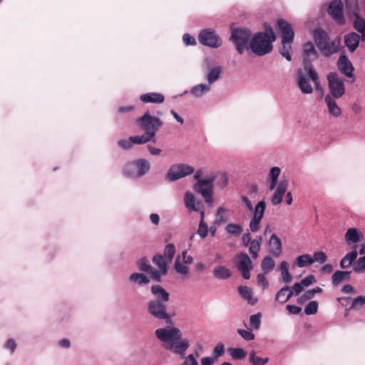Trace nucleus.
<instances>
[{
    "mask_svg": "<svg viewBox=\"0 0 365 365\" xmlns=\"http://www.w3.org/2000/svg\"><path fill=\"white\" fill-rule=\"evenodd\" d=\"M262 314L258 312L250 317V325L254 330H259L261 326Z\"/></svg>",
    "mask_w": 365,
    "mask_h": 365,
    "instance_id": "nucleus-40",
    "label": "nucleus"
},
{
    "mask_svg": "<svg viewBox=\"0 0 365 365\" xmlns=\"http://www.w3.org/2000/svg\"><path fill=\"white\" fill-rule=\"evenodd\" d=\"M300 282L305 287H307L314 284L317 282V280H316L314 275L310 274L306 276Z\"/></svg>",
    "mask_w": 365,
    "mask_h": 365,
    "instance_id": "nucleus-59",
    "label": "nucleus"
},
{
    "mask_svg": "<svg viewBox=\"0 0 365 365\" xmlns=\"http://www.w3.org/2000/svg\"><path fill=\"white\" fill-rule=\"evenodd\" d=\"M140 100L143 103H163L165 101V96L160 93L150 92L142 94Z\"/></svg>",
    "mask_w": 365,
    "mask_h": 365,
    "instance_id": "nucleus-18",
    "label": "nucleus"
},
{
    "mask_svg": "<svg viewBox=\"0 0 365 365\" xmlns=\"http://www.w3.org/2000/svg\"><path fill=\"white\" fill-rule=\"evenodd\" d=\"M237 332L242 338H243L245 340L247 341L255 339V336L252 333V329H238L237 330Z\"/></svg>",
    "mask_w": 365,
    "mask_h": 365,
    "instance_id": "nucleus-44",
    "label": "nucleus"
},
{
    "mask_svg": "<svg viewBox=\"0 0 365 365\" xmlns=\"http://www.w3.org/2000/svg\"><path fill=\"white\" fill-rule=\"evenodd\" d=\"M277 26L282 35L281 43H292L294 38L292 25L283 19H279L277 21Z\"/></svg>",
    "mask_w": 365,
    "mask_h": 365,
    "instance_id": "nucleus-14",
    "label": "nucleus"
},
{
    "mask_svg": "<svg viewBox=\"0 0 365 365\" xmlns=\"http://www.w3.org/2000/svg\"><path fill=\"white\" fill-rule=\"evenodd\" d=\"M175 254V247L173 243H169L165 246L164 255L168 262H171Z\"/></svg>",
    "mask_w": 365,
    "mask_h": 365,
    "instance_id": "nucleus-45",
    "label": "nucleus"
},
{
    "mask_svg": "<svg viewBox=\"0 0 365 365\" xmlns=\"http://www.w3.org/2000/svg\"><path fill=\"white\" fill-rule=\"evenodd\" d=\"M365 304V296L359 295L352 300L351 307L346 309V311L349 312L352 309H354L358 305H364Z\"/></svg>",
    "mask_w": 365,
    "mask_h": 365,
    "instance_id": "nucleus-55",
    "label": "nucleus"
},
{
    "mask_svg": "<svg viewBox=\"0 0 365 365\" xmlns=\"http://www.w3.org/2000/svg\"><path fill=\"white\" fill-rule=\"evenodd\" d=\"M237 258L239 259L237 264L239 271L252 269L253 263L247 253L241 252L237 255Z\"/></svg>",
    "mask_w": 365,
    "mask_h": 365,
    "instance_id": "nucleus-19",
    "label": "nucleus"
},
{
    "mask_svg": "<svg viewBox=\"0 0 365 365\" xmlns=\"http://www.w3.org/2000/svg\"><path fill=\"white\" fill-rule=\"evenodd\" d=\"M336 66L341 73L350 79L351 83L355 81L354 67L346 54L341 53L339 56Z\"/></svg>",
    "mask_w": 365,
    "mask_h": 365,
    "instance_id": "nucleus-11",
    "label": "nucleus"
},
{
    "mask_svg": "<svg viewBox=\"0 0 365 365\" xmlns=\"http://www.w3.org/2000/svg\"><path fill=\"white\" fill-rule=\"evenodd\" d=\"M137 266L140 271L145 272H149V270L153 267L146 257H143L140 259L137 262Z\"/></svg>",
    "mask_w": 365,
    "mask_h": 365,
    "instance_id": "nucleus-43",
    "label": "nucleus"
},
{
    "mask_svg": "<svg viewBox=\"0 0 365 365\" xmlns=\"http://www.w3.org/2000/svg\"><path fill=\"white\" fill-rule=\"evenodd\" d=\"M215 176H210L202 180H199L193 185V190L200 193L207 205H212L213 202V188Z\"/></svg>",
    "mask_w": 365,
    "mask_h": 365,
    "instance_id": "nucleus-5",
    "label": "nucleus"
},
{
    "mask_svg": "<svg viewBox=\"0 0 365 365\" xmlns=\"http://www.w3.org/2000/svg\"><path fill=\"white\" fill-rule=\"evenodd\" d=\"M280 168L279 167H272L269 172V180L278 181V178L280 175Z\"/></svg>",
    "mask_w": 365,
    "mask_h": 365,
    "instance_id": "nucleus-58",
    "label": "nucleus"
},
{
    "mask_svg": "<svg viewBox=\"0 0 365 365\" xmlns=\"http://www.w3.org/2000/svg\"><path fill=\"white\" fill-rule=\"evenodd\" d=\"M123 173L128 177H135L137 178V171L133 165V161L127 163L124 168Z\"/></svg>",
    "mask_w": 365,
    "mask_h": 365,
    "instance_id": "nucleus-48",
    "label": "nucleus"
},
{
    "mask_svg": "<svg viewBox=\"0 0 365 365\" xmlns=\"http://www.w3.org/2000/svg\"><path fill=\"white\" fill-rule=\"evenodd\" d=\"M182 40L186 46H195L197 44L195 37L189 34H185L182 36Z\"/></svg>",
    "mask_w": 365,
    "mask_h": 365,
    "instance_id": "nucleus-62",
    "label": "nucleus"
},
{
    "mask_svg": "<svg viewBox=\"0 0 365 365\" xmlns=\"http://www.w3.org/2000/svg\"><path fill=\"white\" fill-rule=\"evenodd\" d=\"M194 170L192 166L187 164H174L168 169L166 178L170 182H175L180 178L191 175Z\"/></svg>",
    "mask_w": 365,
    "mask_h": 365,
    "instance_id": "nucleus-8",
    "label": "nucleus"
},
{
    "mask_svg": "<svg viewBox=\"0 0 365 365\" xmlns=\"http://www.w3.org/2000/svg\"><path fill=\"white\" fill-rule=\"evenodd\" d=\"M158 130H155V129H150V130H143L144 131V135H145V138H146V140L147 142H153V143H155L156 142V139H155V135H156V133Z\"/></svg>",
    "mask_w": 365,
    "mask_h": 365,
    "instance_id": "nucleus-56",
    "label": "nucleus"
},
{
    "mask_svg": "<svg viewBox=\"0 0 365 365\" xmlns=\"http://www.w3.org/2000/svg\"><path fill=\"white\" fill-rule=\"evenodd\" d=\"M249 360L252 365H264L268 362L269 359L257 356L255 352L252 351L250 354Z\"/></svg>",
    "mask_w": 365,
    "mask_h": 365,
    "instance_id": "nucleus-39",
    "label": "nucleus"
},
{
    "mask_svg": "<svg viewBox=\"0 0 365 365\" xmlns=\"http://www.w3.org/2000/svg\"><path fill=\"white\" fill-rule=\"evenodd\" d=\"M210 90V86L208 84L201 83L193 86L190 90V93L196 98H200Z\"/></svg>",
    "mask_w": 365,
    "mask_h": 365,
    "instance_id": "nucleus-29",
    "label": "nucleus"
},
{
    "mask_svg": "<svg viewBox=\"0 0 365 365\" xmlns=\"http://www.w3.org/2000/svg\"><path fill=\"white\" fill-rule=\"evenodd\" d=\"M312 37L316 46L325 57H329L338 52L334 41H331L328 33L322 28L313 29Z\"/></svg>",
    "mask_w": 365,
    "mask_h": 365,
    "instance_id": "nucleus-2",
    "label": "nucleus"
},
{
    "mask_svg": "<svg viewBox=\"0 0 365 365\" xmlns=\"http://www.w3.org/2000/svg\"><path fill=\"white\" fill-rule=\"evenodd\" d=\"M225 230L228 233L234 235L235 236L240 235L243 231L242 225L236 223L227 224L225 227Z\"/></svg>",
    "mask_w": 365,
    "mask_h": 365,
    "instance_id": "nucleus-41",
    "label": "nucleus"
},
{
    "mask_svg": "<svg viewBox=\"0 0 365 365\" xmlns=\"http://www.w3.org/2000/svg\"><path fill=\"white\" fill-rule=\"evenodd\" d=\"M274 41L266 37V34L261 31L255 33L250 42V49L258 56H263L272 52Z\"/></svg>",
    "mask_w": 365,
    "mask_h": 365,
    "instance_id": "nucleus-4",
    "label": "nucleus"
},
{
    "mask_svg": "<svg viewBox=\"0 0 365 365\" xmlns=\"http://www.w3.org/2000/svg\"><path fill=\"white\" fill-rule=\"evenodd\" d=\"M303 53L306 57L313 56L312 60H316L319 58V54L311 41H308L303 45Z\"/></svg>",
    "mask_w": 365,
    "mask_h": 365,
    "instance_id": "nucleus-33",
    "label": "nucleus"
},
{
    "mask_svg": "<svg viewBox=\"0 0 365 365\" xmlns=\"http://www.w3.org/2000/svg\"><path fill=\"white\" fill-rule=\"evenodd\" d=\"M297 85L304 94H310L313 92L312 87L309 83V78L304 74L302 69L297 71Z\"/></svg>",
    "mask_w": 365,
    "mask_h": 365,
    "instance_id": "nucleus-15",
    "label": "nucleus"
},
{
    "mask_svg": "<svg viewBox=\"0 0 365 365\" xmlns=\"http://www.w3.org/2000/svg\"><path fill=\"white\" fill-rule=\"evenodd\" d=\"M312 259H314V262L323 264L327 260V255L322 251H317L313 254Z\"/></svg>",
    "mask_w": 365,
    "mask_h": 365,
    "instance_id": "nucleus-52",
    "label": "nucleus"
},
{
    "mask_svg": "<svg viewBox=\"0 0 365 365\" xmlns=\"http://www.w3.org/2000/svg\"><path fill=\"white\" fill-rule=\"evenodd\" d=\"M319 304L317 301L309 302L304 307V314L307 315H314L318 312Z\"/></svg>",
    "mask_w": 365,
    "mask_h": 365,
    "instance_id": "nucleus-42",
    "label": "nucleus"
},
{
    "mask_svg": "<svg viewBox=\"0 0 365 365\" xmlns=\"http://www.w3.org/2000/svg\"><path fill=\"white\" fill-rule=\"evenodd\" d=\"M128 280L132 283L140 286L147 284L150 282V279L147 275L140 272H134L131 274L128 278Z\"/></svg>",
    "mask_w": 365,
    "mask_h": 365,
    "instance_id": "nucleus-28",
    "label": "nucleus"
},
{
    "mask_svg": "<svg viewBox=\"0 0 365 365\" xmlns=\"http://www.w3.org/2000/svg\"><path fill=\"white\" fill-rule=\"evenodd\" d=\"M288 291H289V287L284 285L277 292L275 295V300L282 304V300L286 297L285 295Z\"/></svg>",
    "mask_w": 365,
    "mask_h": 365,
    "instance_id": "nucleus-53",
    "label": "nucleus"
},
{
    "mask_svg": "<svg viewBox=\"0 0 365 365\" xmlns=\"http://www.w3.org/2000/svg\"><path fill=\"white\" fill-rule=\"evenodd\" d=\"M347 242L358 243L364 239L363 234L354 227L349 228L345 234Z\"/></svg>",
    "mask_w": 365,
    "mask_h": 365,
    "instance_id": "nucleus-23",
    "label": "nucleus"
},
{
    "mask_svg": "<svg viewBox=\"0 0 365 365\" xmlns=\"http://www.w3.org/2000/svg\"><path fill=\"white\" fill-rule=\"evenodd\" d=\"M274 260L270 256H266L262 261L261 267L264 273H269L274 269Z\"/></svg>",
    "mask_w": 365,
    "mask_h": 365,
    "instance_id": "nucleus-35",
    "label": "nucleus"
},
{
    "mask_svg": "<svg viewBox=\"0 0 365 365\" xmlns=\"http://www.w3.org/2000/svg\"><path fill=\"white\" fill-rule=\"evenodd\" d=\"M222 68L220 66H215L210 70L207 75V80L210 86L220 78Z\"/></svg>",
    "mask_w": 365,
    "mask_h": 365,
    "instance_id": "nucleus-30",
    "label": "nucleus"
},
{
    "mask_svg": "<svg viewBox=\"0 0 365 365\" xmlns=\"http://www.w3.org/2000/svg\"><path fill=\"white\" fill-rule=\"evenodd\" d=\"M214 277L218 279H228L231 275V271L225 266H217L212 272Z\"/></svg>",
    "mask_w": 365,
    "mask_h": 365,
    "instance_id": "nucleus-26",
    "label": "nucleus"
},
{
    "mask_svg": "<svg viewBox=\"0 0 365 365\" xmlns=\"http://www.w3.org/2000/svg\"><path fill=\"white\" fill-rule=\"evenodd\" d=\"M190 343L187 339L174 340L171 343L164 344L163 348L170 352L178 354L180 359L185 358V351L189 348Z\"/></svg>",
    "mask_w": 365,
    "mask_h": 365,
    "instance_id": "nucleus-13",
    "label": "nucleus"
},
{
    "mask_svg": "<svg viewBox=\"0 0 365 365\" xmlns=\"http://www.w3.org/2000/svg\"><path fill=\"white\" fill-rule=\"evenodd\" d=\"M175 270L180 274H187L189 272V267L182 264L180 261V257L175 259L174 264Z\"/></svg>",
    "mask_w": 365,
    "mask_h": 365,
    "instance_id": "nucleus-47",
    "label": "nucleus"
},
{
    "mask_svg": "<svg viewBox=\"0 0 365 365\" xmlns=\"http://www.w3.org/2000/svg\"><path fill=\"white\" fill-rule=\"evenodd\" d=\"M228 352L235 360L244 359L247 354V351L244 349L240 347L230 348L228 349Z\"/></svg>",
    "mask_w": 365,
    "mask_h": 365,
    "instance_id": "nucleus-34",
    "label": "nucleus"
},
{
    "mask_svg": "<svg viewBox=\"0 0 365 365\" xmlns=\"http://www.w3.org/2000/svg\"><path fill=\"white\" fill-rule=\"evenodd\" d=\"M135 123L142 130H159L163 125V120L157 116L152 115L149 110L138 118Z\"/></svg>",
    "mask_w": 365,
    "mask_h": 365,
    "instance_id": "nucleus-7",
    "label": "nucleus"
},
{
    "mask_svg": "<svg viewBox=\"0 0 365 365\" xmlns=\"http://www.w3.org/2000/svg\"><path fill=\"white\" fill-rule=\"evenodd\" d=\"M314 262V259H312V257L309 254H304L296 258V264L300 268L311 265Z\"/></svg>",
    "mask_w": 365,
    "mask_h": 365,
    "instance_id": "nucleus-31",
    "label": "nucleus"
},
{
    "mask_svg": "<svg viewBox=\"0 0 365 365\" xmlns=\"http://www.w3.org/2000/svg\"><path fill=\"white\" fill-rule=\"evenodd\" d=\"M238 293L240 295L246 299L250 305H255L257 299L253 298L252 290L247 286H240L237 288Z\"/></svg>",
    "mask_w": 365,
    "mask_h": 365,
    "instance_id": "nucleus-24",
    "label": "nucleus"
},
{
    "mask_svg": "<svg viewBox=\"0 0 365 365\" xmlns=\"http://www.w3.org/2000/svg\"><path fill=\"white\" fill-rule=\"evenodd\" d=\"M252 33L246 27H237L231 29L230 40L233 43L237 53L242 54L245 50L250 49Z\"/></svg>",
    "mask_w": 365,
    "mask_h": 365,
    "instance_id": "nucleus-3",
    "label": "nucleus"
},
{
    "mask_svg": "<svg viewBox=\"0 0 365 365\" xmlns=\"http://www.w3.org/2000/svg\"><path fill=\"white\" fill-rule=\"evenodd\" d=\"M351 271L336 270L331 276V281L334 286H338L342 281L349 279Z\"/></svg>",
    "mask_w": 365,
    "mask_h": 365,
    "instance_id": "nucleus-27",
    "label": "nucleus"
},
{
    "mask_svg": "<svg viewBox=\"0 0 365 365\" xmlns=\"http://www.w3.org/2000/svg\"><path fill=\"white\" fill-rule=\"evenodd\" d=\"M287 185L288 182L287 180H283L279 182L272 197V203L274 205H277L282 202Z\"/></svg>",
    "mask_w": 365,
    "mask_h": 365,
    "instance_id": "nucleus-17",
    "label": "nucleus"
},
{
    "mask_svg": "<svg viewBox=\"0 0 365 365\" xmlns=\"http://www.w3.org/2000/svg\"><path fill=\"white\" fill-rule=\"evenodd\" d=\"M327 13L339 25L345 24L344 4L341 0L331 1L329 4Z\"/></svg>",
    "mask_w": 365,
    "mask_h": 365,
    "instance_id": "nucleus-12",
    "label": "nucleus"
},
{
    "mask_svg": "<svg viewBox=\"0 0 365 365\" xmlns=\"http://www.w3.org/2000/svg\"><path fill=\"white\" fill-rule=\"evenodd\" d=\"M354 15L355 16V20L353 24L354 29L359 33H361V31H365V20L361 18L357 12L353 11Z\"/></svg>",
    "mask_w": 365,
    "mask_h": 365,
    "instance_id": "nucleus-38",
    "label": "nucleus"
},
{
    "mask_svg": "<svg viewBox=\"0 0 365 365\" xmlns=\"http://www.w3.org/2000/svg\"><path fill=\"white\" fill-rule=\"evenodd\" d=\"M353 270L355 272H364L365 271V255L359 258L353 267Z\"/></svg>",
    "mask_w": 365,
    "mask_h": 365,
    "instance_id": "nucleus-51",
    "label": "nucleus"
},
{
    "mask_svg": "<svg viewBox=\"0 0 365 365\" xmlns=\"http://www.w3.org/2000/svg\"><path fill=\"white\" fill-rule=\"evenodd\" d=\"M269 252L274 257H279L282 251V243L281 239L276 235L272 234L269 240Z\"/></svg>",
    "mask_w": 365,
    "mask_h": 365,
    "instance_id": "nucleus-16",
    "label": "nucleus"
},
{
    "mask_svg": "<svg viewBox=\"0 0 365 365\" xmlns=\"http://www.w3.org/2000/svg\"><path fill=\"white\" fill-rule=\"evenodd\" d=\"M133 165L137 171V178L145 175L150 168L149 162L144 158L133 160Z\"/></svg>",
    "mask_w": 365,
    "mask_h": 365,
    "instance_id": "nucleus-21",
    "label": "nucleus"
},
{
    "mask_svg": "<svg viewBox=\"0 0 365 365\" xmlns=\"http://www.w3.org/2000/svg\"><path fill=\"white\" fill-rule=\"evenodd\" d=\"M185 205L187 208L192 211H198V208L195 206V195L190 192L187 191L184 197Z\"/></svg>",
    "mask_w": 365,
    "mask_h": 365,
    "instance_id": "nucleus-32",
    "label": "nucleus"
},
{
    "mask_svg": "<svg viewBox=\"0 0 365 365\" xmlns=\"http://www.w3.org/2000/svg\"><path fill=\"white\" fill-rule=\"evenodd\" d=\"M267 273H259L257 276V282L262 287L263 289H266L269 286V282L265 277Z\"/></svg>",
    "mask_w": 365,
    "mask_h": 365,
    "instance_id": "nucleus-63",
    "label": "nucleus"
},
{
    "mask_svg": "<svg viewBox=\"0 0 365 365\" xmlns=\"http://www.w3.org/2000/svg\"><path fill=\"white\" fill-rule=\"evenodd\" d=\"M118 145L123 150H130L133 145L130 137L128 139H123L118 141Z\"/></svg>",
    "mask_w": 365,
    "mask_h": 365,
    "instance_id": "nucleus-57",
    "label": "nucleus"
},
{
    "mask_svg": "<svg viewBox=\"0 0 365 365\" xmlns=\"http://www.w3.org/2000/svg\"><path fill=\"white\" fill-rule=\"evenodd\" d=\"M199 42L213 48H217L222 45V41L216 32L212 29H202L198 36Z\"/></svg>",
    "mask_w": 365,
    "mask_h": 365,
    "instance_id": "nucleus-10",
    "label": "nucleus"
},
{
    "mask_svg": "<svg viewBox=\"0 0 365 365\" xmlns=\"http://www.w3.org/2000/svg\"><path fill=\"white\" fill-rule=\"evenodd\" d=\"M335 98L331 95H326L324 101L327 106L329 113L334 117H339L341 114V109L338 106L335 101Z\"/></svg>",
    "mask_w": 365,
    "mask_h": 365,
    "instance_id": "nucleus-22",
    "label": "nucleus"
},
{
    "mask_svg": "<svg viewBox=\"0 0 365 365\" xmlns=\"http://www.w3.org/2000/svg\"><path fill=\"white\" fill-rule=\"evenodd\" d=\"M156 337L161 341L163 344L171 343L174 340H178L182 338V333L179 328L175 327H168L157 329L155 331Z\"/></svg>",
    "mask_w": 365,
    "mask_h": 365,
    "instance_id": "nucleus-9",
    "label": "nucleus"
},
{
    "mask_svg": "<svg viewBox=\"0 0 365 365\" xmlns=\"http://www.w3.org/2000/svg\"><path fill=\"white\" fill-rule=\"evenodd\" d=\"M266 210V202L264 200L259 201L255 208L252 210H254L253 216L255 217H259V218H263L264 212Z\"/></svg>",
    "mask_w": 365,
    "mask_h": 365,
    "instance_id": "nucleus-37",
    "label": "nucleus"
},
{
    "mask_svg": "<svg viewBox=\"0 0 365 365\" xmlns=\"http://www.w3.org/2000/svg\"><path fill=\"white\" fill-rule=\"evenodd\" d=\"M345 4H346V9L349 12H352V13H353V11L356 12V11H357V0H345Z\"/></svg>",
    "mask_w": 365,
    "mask_h": 365,
    "instance_id": "nucleus-64",
    "label": "nucleus"
},
{
    "mask_svg": "<svg viewBox=\"0 0 365 365\" xmlns=\"http://www.w3.org/2000/svg\"><path fill=\"white\" fill-rule=\"evenodd\" d=\"M209 232V227L205 221L200 220L198 229H197V234L200 235V237L202 239L205 238Z\"/></svg>",
    "mask_w": 365,
    "mask_h": 365,
    "instance_id": "nucleus-46",
    "label": "nucleus"
},
{
    "mask_svg": "<svg viewBox=\"0 0 365 365\" xmlns=\"http://www.w3.org/2000/svg\"><path fill=\"white\" fill-rule=\"evenodd\" d=\"M329 93L332 98H339L345 93L344 79L340 78L337 73L330 72L327 76Z\"/></svg>",
    "mask_w": 365,
    "mask_h": 365,
    "instance_id": "nucleus-6",
    "label": "nucleus"
},
{
    "mask_svg": "<svg viewBox=\"0 0 365 365\" xmlns=\"http://www.w3.org/2000/svg\"><path fill=\"white\" fill-rule=\"evenodd\" d=\"M147 273H148L150 276V277L158 282H161V273L159 270H158L157 269L154 268V267H152V269H150L149 270V272H148Z\"/></svg>",
    "mask_w": 365,
    "mask_h": 365,
    "instance_id": "nucleus-60",
    "label": "nucleus"
},
{
    "mask_svg": "<svg viewBox=\"0 0 365 365\" xmlns=\"http://www.w3.org/2000/svg\"><path fill=\"white\" fill-rule=\"evenodd\" d=\"M150 292L154 298L147 304V312L153 318L172 324L175 312H168L167 303L170 299L169 292L158 284L152 285Z\"/></svg>",
    "mask_w": 365,
    "mask_h": 365,
    "instance_id": "nucleus-1",
    "label": "nucleus"
},
{
    "mask_svg": "<svg viewBox=\"0 0 365 365\" xmlns=\"http://www.w3.org/2000/svg\"><path fill=\"white\" fill-rule=\"evenodd\" d=\"M357 251L354 249L352 251L348 252L340 261V267L341 269H346L351 266L352 263L355 262L357 257Z\"/></svg>",
    "mask_w": 365,
    "mask_h": 365,
    "instance_id": "nucleus-25",
    "label": "nucleus"
},
{
    "mask_svg": "<svg viewBox=\"0 0 365 365\" xmlns=\"http://www.w3.org/2000/svg\"><path fill=\"white\" fill-rule=\"evenodd\" d=\"M263 27H264V31H262V32L266 34V37H268L269 38L275 41L277 36H276V34H274L270 24L268 22H264Z\"/></svg>",
    "mask_w": 365,
    "mask_h": 365,
    "instance_id": "nucleus-49",
    "label": "nucleus"
},
{
    "mask_svg": "<svg viewBox=\"0 0 365 365\" xmlns=\"http://www.w3.org/2000/svg\"><path fill=\"white\" fill-rule=\"evenodd\" d=\"M262 218L252 217L250 222V229L252 232H257L260 228Z\"/></svg>",
    "mask_w": 365,
    "mask_h": 365,
    "instance_id": "nucleus-54",
    "label": "nucleus"
},
{
    "mask_svg": "<svg viewBox=\"0 0 365 365\" xmlns=\"http://www.w3.org/2000/svg\"><path fill=\"white\" fill-rule=\"evenodd\" d=\"M225 353V345L222 342H218L217 345L214 347L212 351V357L215 359L222 356Z\"/></svg>",
    "mask_w": 365,
    "mask_h": 365,
    "instance_id": "nucleus-50",
    "label": "nucleus"
},
{
    "mask_svg": "<svg viewBox=\"0 0 365 365\" xmlns=\"http://www.w3.org/2000/svg\"><path fill=\"white\" fill-rule=\"evenodd\" d=\"M130 139L133 145H143L148 143L144 133L141 135L130 136Z\"/></svg>",
    "mask_w": 365,
    "mask_h": 365,
    "instance_id": "nucleus-61",
    "label": "nucleus"
},
{
    "mask_svg": "<svg viewBox=\"0 0 365 365\" xmlns=\"http://www.w3.org/2000/svg\"><path fill=\"white\" fill-rule=\"evenodd\" d=\"M344 42L350 53H354L359 46L356 32L351 31L344 35Z\"/></svg>",
    "mask_w": 365,
    "mask_h": 365,
    "instance_id": "nucleus-20",
    "label": "nucleus"
},
{
    "mask_svg": "<svg viewBox=\"0 0 365 365\" xmlns=\"http://www.w3.org/2000/svg\"><path fill=\"white\" fill-rule=\"evenodd\" d=\"M291 43H282V45L279 48V52L287 61H292V46Z\"/></svg>",
    "mask_w": 365,
    "mask_h": 365,
    "instance_id": "nucleus-36",
    "label": "nucleus"
}]
</instances>
